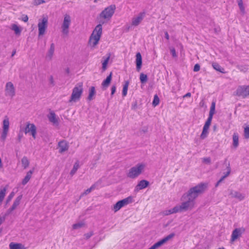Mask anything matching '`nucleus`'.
I'll return each instance as SVG.
<instances>
[{"mask_svg": "<svg viewBox=\"0 0 249 249\" xmlns=\"http://www.w3.org/2000/svg\"><path fill=\"white\" fill-rule=\"evenodd\" d=\"M225 179L224 178H223V177H222L218 181V182L220 183L224 179Z\"/></svg>", "mask_w": 249, "mask_h": 249, "instance_id": "obj_61", "label": "nucleus"}, {"mask_svg": "<svg viewBox=\"0 0 249 249\" xmlns=\"http://www.w3.org/2000/svg\"><path fill=\"white\" fill-rule=\"evenodd\" d=\"M123 207V206L121 203H120V201H118L113 206V210L115 212L119 211L121 208Z\"/></svg>", "mask_w": 249, "mask_h": 249, "instance_id": "obj_36", "label": "nucleus"}, {"mask_svg": "<svg viewBox=\"0 0 249 249\" xmlns=\"http://www.w3.org/2000/svg\"><path fill=\"white\" fill-rule=\"evenodd\" d=\"M5 91L6 96L12 98L15 95V89L12 82H9L6 83Z\"/></svg>", "mask_w": 249, "mask_h": 249, "instance_id": "obj_10", "label": "nucleus"}, {"mask_svg": "<svg viewBox=\"0 0 249 249\" xmlns=\"http://www.w3.org/2000/svg\"><path fill=\"white\" fill-rule=\"evenodd\" d=\"M110 58V56L109 55L107 57L104 62L102 63V69L104 71L106 70L107 69V65L109 59Z\"/></svg>", "mask_w": 249, "mask_h": 249, "instance_id": "obj_40", "label": "nucleus"}, {"mask_svg": "<svg viewBox=\"0 0 249 249\" xmlns=\"http://www.w3.org/2000/svg\"><path fill=\"white\" fill-rule=\"evenodd\" d=\"M200 70V65L198 64H196L194 67V71H198Z\"/></svg>", "mask_w": 249, "mask_h": 249, "instance_id": "obj_52", "label": "nucleus"}, {"mask_svg": "<svg viewBox=\"0 0 249 249\" xmlns=\"http://www.w3.org/2000/svg\"><path fill=\"white\" fill-rule=\"evenodd\" d=\"M191 93L190 92H188L183 96V98H184L186 97H191Z\"/></svg>", "mask_w": 249, "mask_h": 249, "instance_id": "obj_56", "label": "nucleus"}, {"mask_svg": "<svg viewBox=\"0 0 249 249\" xmlns=\"http://www.w3.org/2000/svg\"><path fill=\"white\" fill-rule=\"evenodd\" d=\"M145 15V12H142L140 13L137 16L134 17L132 18L131 26L135 27L138 26L143 19Z\"/></svg>", "mask_w": 249, "mask_h": 249, "instance_id": "obj_12", "label": "nucleus"}, {"mask_svg": "<svg viewBox=\"0 0 249 249\" xmlns=\"http://www.w3.org/2000/svg\"><path fill=\"white\" fill-rule=\"evenodd\" d=\"M209 127L210 126H209L204 125L203 128L204 129V130H208Z\"/></svg>", "mask_w": 249, "mask_h": 249, "instance_id": "obj_59", "label": "nucleus"}, {"mask_svg": "<svg viewBox=\"0 0 249 249\" xmlns=\"http://www.w3.org/2000/svg\"><path fill=\"white\" fill-rule=\"evenodd\" d=\"M215 102L213 101L211 104V106L210 107V110L209 111V116H213V114L215 113Z\"/></svg>", "mask_w": 249, "mask_h": 249, "instance_id": "obj_33", "label": "nucleus"}, {"mask_svg": "<svg viewBox=\"0 0 249 249\" xmlns=\"http://www.w3.org/2000/svg\"><path fill=\"white\" fill-rule=\"evenodd\" d=\"M9 121L8 118L6 116L3 121V130H9Z\"/></svg>", "mask_w": 249, "mask_h": 249, "instance_id": "obj_28", "label": "nucleus"}, {"mask_svg": "<svg viewBox=\"0 0 249 249\" xmlns=\"http://www.w3.org/2000/svg\"><path fill=\"white\" fill-rule=\"evenodd\" d=\"M136 69L139 71L142 67V58L140 53H137L136 55Z\"/></svg>", "mask_w": 249, "mask_h": 249, "instance_id": "obj_17", "label": "nucleus"}, {"mask_svg": "<svg viewBox=\"0 0 249 249\" xmlns=\"http://www.w3.org/2000/svg\"><path fill=\"white\" fill-rule=\"evenodd\" d=\"M227 172L224 173V175L223 176H222L225 178L229 176V175L230 174L231 172V169L230 165L229 163H228V165L227 167Z\"/></svg>", "mask_w": 249, "mask_h": 249, "instance_id": "obj_41", "label": "nucleus"}, {"mask_svg": "<svg viewBox=\"0 0 249 249\" xmlns=\"http://www.w3.org/2000/svg\"><path fill=\"white\" fill-rule=\"evenodd\" d=\"M95 94V89L94 87H91L89 88V94L88 97V99L91 101L93 99V97Z\"/></svg>", "mask_w": 249, "mask_h": 249, "instance_id": "obj_27", "label": "nucleus"}, {"mask_svg": "<svg viewBox=\"0 0 249 249\" xmlns=\"http://www.w3.org/2000/svg\"><path fill=\"white\" fill-rule=\"evenodd\" d=\"M244 135L245 138H249V125L244 128Z\"/></svg>", "mask_w": 249, "mask_h": 249, "instance_id": "obj_39", "label": "nucleus"}, {"mask_svg": "<svg viewBox=\"0 0 249 249\" xmlns=\"http://www.w3.org/2000/svg\"><path fill=\"white\" fill-rule=\"evenodd\" d=\"M95 187H96L95 184H93L89 188H88V189L85 190V192L81 195L80 197H82L85 195H87L89 194V193H90L91 192V191L94 190Z\"/></svg>", "mask_w": 249, "mask_h": 249, "instance_id": "obj_35", "label": "nucleus"}, {"mask_svg": "<svg viewBox=\"0 0 249 249\" xmlns=\"http://www.w3.org/2000/svg\"><path fill=\"white\" fill-rule=\"evenodd\" d=\"M44 3H45L44 0H34L33 1V4L35 5H38Z\"/></svg>", "mask_w": 249, "mask_h": 249, "instance_id": "obj_44", "label": "nucleus"}, {"mask_svg": "<svg viewBox=\"0 0 249 249\" xmlns=\"http://www.w3.org/2000/svg\"><path fill=\"white\" fill-rule=\"evenodd\" d=\"M245 232V229L243 227L236 228L232 232L231 242H233L240 237Z\"/></svg>", "mask_w": 249, "mask_h": 249, "instance_id": "obj_9", "label": "nucleus"}, {"mask_svg": "<svg viewBox=\"0 0 249 249\" xmlns=\"http://www.w3.org/2000/svg\"><path fill=\"white\" fill-rule=\"evenodd\" d=\"M25 133L26 134L31 133V134L34 139H36V126L33 124H27L25 129Z\"/></svg>", "mask_w": 249, "mask_h": 249, "instance_id": "obj_14", "label": "nucleus"}, {"mask_svg": "<svg viewBox=\"0 0 249 249\" xmlns=\"http://www.w3.org/2000/svg\"><path fill=\"white\" fill-rule=\"evenodd\" d=\"M208 133V132L207 130H204V129L203 128V130L200 136L201 138L202 139H205L207 137Z\"/></svg>", "mask_w": 249, "mask_h": 249, "instance_id": "obj_46", "label": "nucleus"}, {"mask_svg": "<svg viewBox=\"0 0 249 249\" xmlns=\"http://www.w3.org/2000/svg\"><path fill=\"white\" fill-rule=\"evenodd\" d=\"M8 130H3V131H2V133L1 134V138L3 140L5 139L7 134V133H8Z\"/></svg>", "mask_w": 249, "mask_h": 249, "instance_id": "obj_47", "label": "nucleus"}, {"mask_svg": "<svg viewBox=\"0 0 249 249\" xmlns=\"http://www.w3.org/2000/svg\"><path fill=\"white\" fill-rule=\"evenodd\" d=\"M10 249H25L24 247L20 243L11 242L9 244Z\"/></svg>", "mask_w": 249, "mask_h": 249, "instance_id": "obj_21", "label": "nucleus"}, {"mask_svg": "<svg viewBox=\"0 0 249 249\" xmlns=\"http://www.w3.org/2000/svg\"><path fill=\"white\" fill-rule=\"evenodd\" d=\"M129 84V83L128 81H126L125 82V84H124V85L123 86V91H122L123 96H125L126 95Z\"/></svg>", "mask_w": 249, "mask_h": 249, "instance_id": "obj_31", "label": "nucleus"}, {"mask_svg": "<svg viewBox=\"0 0 249 249\" xmlns=\"http://www.w3.org/2000/svg\"><path fill=\"white\" fill-rule=\"evenodd\" d=\"M225 179L224 178H223V177H222L218 181V182L220 183L224 179Z\"/></svg>", "mask_w": 249, "mask_h": 249, "instance_id": "obj_60", "label": "nucleus"}, {"mask_svg": "<svg viewBox=\"0 0 249 249\" xmlns=\"http://www.w3.org/2000/svg\"><path fill=\"white\" fill-rule=\"evenodd\" d=\"M145 165L142 163H138L135 166L131 167L127 174V177L130 178H135L140 175L143 171Z\"/></svg>", "mask_w": 249, "mask_h": 249, "instance_id": "obj_3", "label": "nucleus"}, {"mask_svg": "<svg viewBox=\"0 0 249 249\" xmlns=\"http://www.w3.org/2000/svg\"><path fill=\"white\" fill-rule=\"evenodd\" d=\"M48 20L47 17H43L41 20H39L38 23L39 36H42L45 34L47 27Z\"/></svg>", "mask_w": 249, "mask_h": 249, "instance_id": "obj_8", "label": "nucleus"}, {"mask_svg": "<svg viewBox=\"0 0 249 249\" xmlns=\"http://www.w3.org/2000/svg\"><path fill=\"white\" fill-rule=\"evenodd\" d=\"M212 119H213V116H211L209 115V117H208L206 122H205L204 125L210 126V125H211V124Z\"/></svg>", "mask_w": 249, "mask_h": 249, "instance_id": "obj_45", "label": "nucleus"}, {"mask_svg": "<svg viewBox=\"0 0 249 249\" xmlns=\"http://www.w3.org/2000/svg\"><path fill=\"white\" fill-rule=\"evenodd\" d=\"M111 78L112 72H111L109 75L107 76L106 79L105 80H104L102 83V86L103 89H106L109 86L111 80Z\"/></svg>", "mask_w": 249, "mask_h": 249, "instance_id": "obj_20", "label": "nucleus"}, {"mask_svg": "<svg viewBox=\"0 0 249 249\" xmlns=\"http://www.w3.org/2000/svg\"><path fill=\"white\" fill-rule=\"evenodd\" d=\"M14 210V209H12V208H10L5 213V214H4V216H5V217L6 218V217H7V216H8L9 214H10L12 212V211H13Z\"/></svg>", "mask_w": 249, "mask_h": 249, "instance_id": "obj_49", "label": "nucleus"}, {"mask_svg": "<svg viewBox=\"0 0 249 249\" xmlns=\"http://www.w3.org/2000/svg\"><path fill=\"white\" fill-rule=\"evenodd\" d=\"M213 67L215 70L220 71L222 73H224V69L221 67V66L217 63H213Z\"/></svg>", "mask_w": 249, "mask_h": 249, "instance_id": "obj_34", "label": "nucleus"}, {"mask_svg": "<svg viewBox=\"0 0 249 249\" xmlns=\"http://www.w3.org/2000/svg\"><path fill=\"white\" fill-rule=\"evenodd\" d=\"M48 117L49 120L53 124H56L57 123V120L56 118V115L53 112H51Z\"/></svg>", "mask_w": 249, "mask_h": 249, "instance_id": "obj_25", "label": "nucleus"}, {"mask_svg": "<svg viewBox=\"0 0 249 249\" xmlns=\"http://www.w3.org/2000/svg\"><path fill=\"white\" fill-rule=\"evenodd\" d=\"M6 188L4 187L2 188H0V205H1L2 202L5 196L6 192Z\"/></svg>", "mask_w": 249, "mask_h": 249, "instance_id": "obj_26", "label": "nucleus"}, {"mask_svg": "<svg viewBox=\"0 0 249 249\" xmlns=\"http://www.w3.org/2000/svg\"><path fill=\"white\" fill-rule=\"evenodd\" d=\"M228 191L230 192L229 195L232 198H234L238 199L239 201H242L245 198V195L239 192L232 189H229Z\"/></svg>", "mask_w": 249, "mask_h": 249, "instance_id": "obj_13", "label": "nucleus"}, {"mask_svg": "<svg viewBox=\"0 0 249 249\" xmlns=\"http://www.w3.org/2000/svg\"><path fill=\"white\" fill-rule=\"evenodd\" d=\"M208 183H200L191 188L187 193H184L181 197L182 202L177 205L172 209L166 212V214L182 213L192 210L195 206V199L199 195L203 194L207 189Z\"/></svg>", "mask_w": 249, "mask_h": 249, "instance_id": "obj_1", "label": "nucleus"}, {"mask_svg": "<svg viewBox=\"0 0 249 249\" xmlns=\"http://www.w3.org/2000/svg\"><path fill=\"white\" fill-rule=\"evenodd\" d=\"M84 225V223H78L74 224L72 225V228L74 230L78 229L81 227H82Z\"/></svg>", "mask_w": 249, "mask_h": 249, "instance_id": "obj_42", "label": "nucleus"}, {"mask_svg": "<svg viewBox=\"0 0 249 249\" xmlns=\"http://www.w3.org/2000/svg\"><path fill=\"white\" fill-rule=\"evenodd\" d=\"M79 162H78V161H77L74 163L73 168L72 169V170H71V171L70 172V175L71 176L74 175L75 174V173L76 172V171L78 170V169L79 168Z\"/></svg>", "mask_w": 249, "mask_h": 249, "instance_id": "obj_32", "label": "nucleus"}, {"mask_svg": "<svg viewBox=\"0 0 249 249\" xmlns=\"http://www.w3.org/2000/svg\"><path fill=\"white\" fill-rule=\"evenodd\" d=\"M59 151L62 153L67 150L69 148V145L65 141H62L58 143Z\"/></svg>", "mask_w": 249, "mask_h": 249, "instance_id": "obj_16", "label": "nucleus"}, {"mask_svg": "<svg viewBox=\"0 0 249 249\" xmlns=\"http://www.w3.org/2000/svg\"><path fill=\"white\" fill-rule=\"evenodd\" d=\"M233 145L234 147H237L238 145V135L237 133H234L232 136Z\"/></svg>", "mask_w": 249, "mask_h": 249, "instance_id": "obj_30", "label": "nucleus"}, {"mask_svg": "<svg viewBox=\"0 0 249 249\" xmlns=\"http://www.w3.org/2000/svg\"><path fill=\"white\" fill-rule=\"evenodd\" d=\"M49 82H50V83L52 85V86H53L54 85V80H53V76H51L50 77Z\"/></svg>", "mask_w": 249, "mask_h": 249, "instance_id": "obj_54", "label": "nucleus"}, {"mask_svg": "<svg viewBox=\"0 0 249 249\" xmlns=\"http://www.w3.org/2000/svg\"><path fill=\"white\" fill-rule=\"evenodd\" d=\"M175 236V234L172 233L167 236L165 237L160 241L157 242V243H155L153 246H152L150 248L148 249H156L161 246H162L163 244L165 243L167 241L169 240L170 239L173 238Z\"/></svg>", "mask_w": 249, "mask_h": 249, "instance_id": "obj_11", "label": "nucleus"}, {"mask_svg": "<svg viewBox=\"0 0 249 249\" xmlns=\"http://www.w3.org/2000/svg\"><path fill=\"white\" fill-rule=\"evenodd\" d=\"M160 99L158 96L156 94L154 96V100L153 101L152 105L153 106L156 107L159 104Z\"/></svg>", "mask_w": 249, "mask_h": 249, "instance_id": "obj_37", "label": "nucleus"}, {"mask_svg": "<svg viewBox=\"0 0 249 249\" xmlns=\"http://www.w3.org/2000/svg\"><path fill=\"white\" fill-rule=\"evenodd\" d=\"M22 197V195H20L16 198L12 206H11L12 209L15 210L17 208V206L19 205Z\"/></svg>", "mask_w": 249, "mask_h": 249, "instance_id": "obj_23", "label": "nucleus"}, {"mask_svg": "<svg viewBox=\"0 0 249 249\" xmlns=\"http://www.w3.org/2000/svg\"><path fill=\"white\" fill-rule=\"evenodd\" d=\"M15 195V194L14 192H12L10 194V195L8 196L7 197V199H6L7 203H9L12 200V199L14 196Z\"/></svg>", "mask_w": 249, "mask_h": 249, "instance_id": "obj_43", "label": "nucleus"}, {"mask_svg": "<svg viewBox=\"0 0 249 249\" xmlns=\"http://www.w3.org/2000/svg\"><path fill=\"white\" fill-rule=\"evenodd\" d=\"M94 29L89 40V43L92 47H95L98 43L102 34V25L104 22H100Z\"/></svg>", "mask_w": 249, "mask_h": 249, "instance_id": "obj_2", "label": "nucleus"}, {"mask_svg": "<svg viewBox=\"0 0 249 249\" xmlns=\"http://www.w3.org/2000/svg\"><path fill=\"white\" fill-rule=\"evenodd\" d=\"M83 92L82 83H78L72 89L69 102L78 101L80 98Z\"/></svg>", "mask_w": 249, "mask_h": 249, "instance_id": "obj_4", "label": "nucleus"}, {"mask_svg": "<svg viewBox=\"0 0 249 249\" xmlns=\"http://www.w3.org/2000/svg\"><path fill=\"white\" fill-rule=\"evenodd\" d=\"M170 52H171V53L173 57H177V55L176 50H175V48H170Z\"/></svg>", "mask_w": 249, "mask_h": 249, "instance_id": "obj_50", "label": "nucleus"}, {"mask_svg": "<svg viewBox=\"0 0 249 249\" xmlns=\"http://www.w3.org/2000/svg\"><path fill=\"white\" fill-rule=\"evenodd\" d=\"M149 184V182L147 180L143 179L139 182L135 188V191H139L146 188Z\"/></svg>", "mask_w": 249, "mask_h": 249, "instance_id": "obj_15", "label": "nucleus"}, {"mask_svg": "<svg viewBox=\"0 0 249 249\" xmlns=\"http://www.w3.org/2000/svg\"><path fill=\"white\" fill-rule=\"evenodd\" d=\"M116 88L115 85H113L112 86L111 89V95H112L114 94V93L116 91Z\"/></svg>", "mask_w": 249, "mask_h": 249, "instance_id": "obj_53", "label": "nucleus"}, {"mask_svg": "<svg viewBox=\"0 0 249 249\" xmlns=\"http://www.w3.org/2000/svg\"><path fill=\"white\" fill-rule=\"evenodd\" d=\"M66 72L67 74H69L70 73V69L69 68H67L66 69Z\"/></svg>", "mask_w": 249, "mask_h": 249, "instance_id": "obj_63", "label": "nucleus"}, {"mask_svg": "<svg viewBox=\"0 0 249 249\" xmlns=\"http://www.w3.org/2000/svg\"><path fill=\"white\" fill-rule=\"evenodd\" d=\"M234 95L242 97L243 98H245L249 96V86H239Z\"/></svg>", "mask_w": 249, "mask_h": 249, "instance_id": "obj_7", "label": "nucleus"}, {"mask_svg": "<svg viewBox=\"0 0 249 249\" xmlns=\"http://www.w3.org/2000/svg\"><path fill=\"white\" fill-rule=\"evenodd\" d=\"M115 9V5H111L107 7L100 14V18L107 20H110L114 13Z\"/></svg>", "mask_w": 249, "mask_h": 249, "instance_id": "obj_5", "label": "nucleus"}, {"mask_svg": "<svg viewBox=\"0 0 249 249\" xmlns=\"http://www.w3.org/2000/svg\"><path fill=\"white\" fill-rule=\"evenodd\" d=\"M16 51L15 50L13 51L11 56L13 57L16 54Z\"/></svg>", "mask_w": 249, "mask_h": 249, "instance_id": "obj_62", "label": "nucleus"}, {"mask_svg": "<svg viewBox=\"0 0 249 249\" xmlns=\"http://www.w3.org/2000/svg\"><path fill=\"white\" fill-rule=\"evenodd\" d=\"M220 183L217 181V183L215 184V187H217Z\"/></svg>", "mask_w": 249, "mask_h": 249, "instance_id": "obj_64", "label": "nucleus"}, {"mask_svg": "<svg viewBox=\"0 0 249 249\" xmlns=\"http://www.w3.org/2000/svg\"><path fill=\"white\" fill-rule=\"evenodd\" d=\"M34 171V168L32 169V170H30L29 171L26 175V176L24 177V178L22 179V184L23 185H25L29 181L30 178L32 177V175Z\"/></svg>", "mask_w": 249, "mask_h": 249, "instance_id": "obj_19", "label": "nucleus"}, {"mask_svg": "<svg viewBox=\"0 0 249 249\" xmlns=\"http://www.w3.org/2000/svg\"><path fill=\"white\" fill-rule=\"evenodd\" d=\"M140 79L142 83H145L147 81V76L142 73L140 74Z\"/></svg>", "mask_w": 249, "mask_h": 249, "instance_id": "obj_38", "label": "nucleus"}, {"mask_svg": "<svg viewBox=\"0 0 249 249\" xmlns=\"http://www.w3.org/2000/svg\"><path fill=\"white\" fill-rule=\"evenodd\" d=\"M22 165L24 169H26L29 165V161L26 157H23L21 159Z\"/></svg>", "mask_w": 249, "mask_h": 249, "instance_id": "obj_29", "label": "nucleus"}, {"mask_svg": "<svg viewBox=\"0 0 249 249\" xmlns=\"http://www.w3.org/2000/svg\"><path fill=\"white\" fill-rule=\"evenodd\" d=\"M238 6L242 11H244V8L243 7V4L242 0H239L238 2Z\"/></svg>", "mask_w": 249, "mask_h": 249, "instance_id": "obj_48", "label": "nucleus"}, {"mask_svg": "<svg viewBox=\"0 0 249 249\" xmlns=\"http://www.w3.org/2000/svg\"><path fill=\"white\" fill-rule=\"evenodd\" d=\"M165 37L167 39L169 40V36L168 35V33L167 31L165 32Z\"/></svg>", "mask_w": 249, "mask_h": 249, "instance_id": "obj_57", "label": "nucleus"}, {"mask_svg": "<svg viewBox=\"0 0 249 249\" xmlns=\"http://www.w3.org/2000/svg\"><path fill=\"white\" fill-rule=\"evenodd\" d=\"M120 203L122 204L123 207L126 206L132 202V197L131 196L127 197L124 199L120 200Z\"/></svg>", "mask_w": 249, "mask_h": 249, "instance_id": "obj_24", "label": "nucleus"}, {"mask_svg": "<svg viewBox=\"0 0 249 249\" xmlns=\"http://www.w3.org/2000/svg\"><path fill=\"white\" fill-rule=\"evenodd\" d=\"M93 235V232H89V233H87L86 234H85V236H86V238L87 239H89V238H90L92 235Z\"/></svg>", "mask_w": 249, "mask_h": 249, "instance_id": "obj_55", "label": "nucleus"}, {"mask_svg": "<svg viewBox=\"0 0 249 249\" xmlns=\"http://www.w3.org/2000/svg\"><path fill=\"white\" fill-rule=\"evenodd\" d=\"M203 161L208 164H210L211 162V160L210 158H205L203 159Z\"/></svg>", "mask_w": 249, "mask_h": 249, "instance_id": "obj_51", "label": "nucleus"}, {"mask_svg": "<svg viewBox=\"0 0 249 249\" xmlns=\"http://www.w3.org/2000/svg\"><path fill=\"white\" fill-rule=\"evenodd\" d=\"M55 50V45L53 43H52L51 44L50 48L49 50H48L47 55H46V58L49 60H51L53 58L54 52Z\"/></svg>", "mask_w": 249, "mask_h": 249, "instance_id": "obj_18", "label": "nucleus"}, {"mask_svg": "<svg viewBox=\"0 0 249 249\" xmlns=\"http://www.w3.org/2000/svg\"><path fill=\"white\" fill-rule=\"evenodd\" d=\"M10 29L14 31L15 34L16 35H19L20 34V33H21V29H20V28L19 26H18L16 24H12L11 25Z\"/></svg>", "mask_w": 249, "mask_h": 249, "instance_id": "obj_22", "label": "nucleus"}, {"mask_svg": "<svg viewBox=\"0 0 249 249\" xmlns=\"http://www.w3.org/2000/svg\"><path fill=\"white\" fill-rule=\"evenodd\" d=\"M71 23V18L69 15L65 14L64 16V19L61 25L62 33L68 35L69 32V27Z\"/></svg>", "mask_w": 249, "mask_h": 249, "instance_id": "obj_6", "label": "nucleus"}, {"mask_svg": "<svg viewBox=\"0 0 249 249\" xmlns=\"http://www.w3.org/2000/svg\"><path fill=\"white\" fill-rule=\"evenodd\" d=\"M28 20V17L27 16H25L23 18L22 20L24 22H27Z\"/></svg>", "mask_w": 249, "mask_h": 249, "instance_id": "obj_58", "label": "nucleus"}]
</instances>
